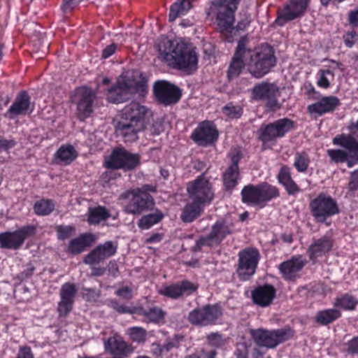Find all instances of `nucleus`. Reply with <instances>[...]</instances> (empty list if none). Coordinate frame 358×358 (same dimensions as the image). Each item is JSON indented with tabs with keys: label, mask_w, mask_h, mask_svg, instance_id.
<instances>
[{
	"label": "nucleus",
	"mask_w": 358,
	"mask_h": 358,
	"mask_svg": "<svg viewBox=\"0 0 358 358\" xmlns=\"http://www.w3.org/2000/svg\"><path fill=\"white\" fill-rule=\"evenodd\" d=\"M161 58L169 65L189 74L198 67L199 55L196 48L183 41L162 40L158 45Z\"/></svg>",
	"instance_id": "nucleus-1"
},
{
	"label": "nucleus",
	"mask_w": 358,
	"mask_h": 358,
	"mask_svg": "<svg viewBox=\"0 0 358 358\" xmlns=\"http://www.w3.org/2000/svg\"><path fill=\"white\" fill-rule=\"evenodd\" d=\"M238 2L239 0H212L206 9L207 17L212 20L215 18L217 30L229 42H232L236 33L244 29L249 24L248 22H241L236 27L233 26L234 12Z\"/></svg>",
	"instance_id": "nucleus-2"
},
{
	"label": "nucleus",
	"mask_w": 358,
	"mask_h": 358,
	"mask_svg": "<svg viewBox=\"0 0 358 358\" xmlns=\"http://www.w3.org/2000/svg\"><path fill=\"white\" fill-rule=\"evenodd\" d=\"M149 113L147 107L138 102H132L124 108L117 131L125 142H133L138 138V134L146 128Z\"/></svg>",
	"instance_id": "nucleus-3"
},
{
	"label": "nucleus",
	"mask_w": 358,
	"mask_h": 358,
	"mask_svg": "<svg viewBox=\"0 0 358 358\" xmlns=\"http://www.w3.org/2000/svg\"><path fill=\"white\" fill-rule=\"evenodd\" d=\"M244 52L248 69L256 78H262L268 73L276 63L274 50L268 45H262L255 50H251L247 49L244 44Z\"/></svg>",
	"instance_id": "nucleus-4"
},
{
	"label": "nucleus",
	"mask_w": 358,
	"mask_h": 358,
	"mask_svg": "<svg viewBox=\"0 0 358 358\" xmlns=\"http://www.w3.org/2000/svg\"><path fill=\"white\" fill-rule=\"evenodd\" d=\"M146 90L147 85L145 81H137L133 76L127 73L120 76L117 84L108 91L106 98L110 103H120L127 101L130 94H143Z\"/></svg>",
	"instance_id": "nucleus-5"
},
{
	"label": "nucleus",
	"mask_w": 358,
	"mask_h": 358,
	"mask_svg": "<svg viewBox=\"0 0 358 358\" xmlns=\"http://www.w3.org/2000/svg\"><path fill=\"white\" fill-rule=\"evenodd\" d=\"M334 145H340L346 151L340 149H329L327 152L331 162L343 163L346 162L348 167L358 164V142L351 135L336 136L333 139Z\"/></svg>",
	"instance_id": "nucleus-6"
},
{
	"label": "nucleus",
	"mask_w": 358,
	"mask_h": 358,
	"mask_svg": "<svg viewBox=\"0 0 358 358\" xmlns=\"http://www.w3.org/2000/svg\"><path fill=\"white\" fill-rule=\"evenodd\" d=\"M280 195L278 189L267 182L249 185L241 191L242 201L250 206L264 207L266 203Z\"/></svg>",
	"instance_id": "nucleus-7"
},
{
	"label": "nucleus",
	"mask_w": 358,
	"mask_h": 358,
	"mask_svg": "<svg viewBox=\"0 0 358 358\" xmlns=\"http://www.w3.org/2000/svg\"><path fill=\"white\" fill-rule=\"evenodd\" d=\"M250 334L257 345L274 348L279 344L290 339L294 336V331L289 327L270 331L257 329H251Z\"/></svg>",
	"instance_id": "nucleus-8"
},
{
	"label": "nucleus",
	"mask_w": 358,
	"mask_h": 358,
	"mask_svg": "<svg viewBox=\"0 0 358 358\" xmlns=\"http://www.w3.org/2000/svg\"><path fill=\"white\" fill-rule=\"evenodd\" d=\"M232 231L231 224L224 220H219L213 225L212 230L208 236H202L196 241L195 245L192 247V250L197 252L203 250L206 247L209 248L217 247Z\"/></svg>",
	"instance_id": "nucleus-9"
},
{
	"label": "nucleus",
	"mask_w": 358,
	"mask_h": 358,
	"mask_svg": "<svg viewBox=\"0 0 358 358\" xmlns=\"http://www.w3.org/2000/svg\"><path fill=\"white\" fill-rule=\"evenodd\" d=\"M309 207L315 220L321 223L325 222L329 217L340 212L336 201L324 193L320 194L312 200Z\"/></svg>",
	"instance_id": "nucleus-10"
},
{
	"label": "nucleus",
	"mask_w": 358,
	"mask_h": 358,
	"mask_svg": "<svg viewBox=\"0 0 358 358\" xmlns=\"http://www.w3.org/2000/svg\"><path fill=\"white\" fill-rule=\"evenodd\" d=\"M187 191L192 201L204 206L213 201L215 194L212 184L203 175L189 182Z\"/></svg>",
	"instance_id": "nucleus-11"
},
{
	"label": "nucleus",
	"mask_w": 358,
	"mask_h": 358,
	"mask_svg": "<svg viewBox=\"0 0 358 358\" xmlns=\"http://www.w3.org/2000/svg\"><path fill=\"white\" fill-rule=\"evenodd\" d=\"M238 257L237 275L241 280H248L255 273L260 259L259 252L257 249L248 248L240 251Z\"/></svg>",
	"instance_id": "nucleus-12"
},
{
	"label": "nucleus",
	"mask_w": 358,
	"mask_h": 358,
	"mask_svg": "<svg viewBox=\"0 0 358 358\" xmlns=\"http://www.w3.org/2000/svg\"><path fill=\"white\" fill-rule=\"evenodd\" d=\"M294 127V122L288 118H282L273 123L262 126L259 138L264 145L274 143L277 138L283 137Z\"/></svg>",
	"instance_id": "nucleus-13"
},
{
	"label": "nucleus",
	"mask_w": 358,
	"mask_h": 358,
	"mask_svg": "<svg viewBox=\"0 0 358 358\" xmlns=\"http://www.w3.org/2000/svg\"><path fill=\"white\" fill-rule=\"evenodd\" d=\"M36 230L35 226L26 225L14 231L1 233L0 248L13 250H18L27 238L34 236Z\"/></svg>",
	"instance_id": "nucleus-14"
},
{
	"label": "nucleus",
	"mask_w": 358,
	"mask_h": 358,
	"mask_svg": "<svg viewBox=\"0 0 358 358\" xmlns=\"http://www.w3.org/2000/svg\"><path fill=\"white\" fill-rule=\"evenodd\" d=\"M120 199L124 201V211L134 215L140 214L149 206L152 201V197L148 193L140 189L127 191L122 194Z\"/></svg>",
	"instance_id": "nucleus-15"
},
{
	"label": "nucleus",
	"mask_w": 358,
	"mask_h": 358,
	"mask_svg": "<svg viewBox=\"0 0 358 358\" xmlns=\"http://www.w3.org/2000/svg\"><path fill=\"white\" fill-rule=\"evenodd\" d=\"M138 155L132 154L123 148L115 149L111 155L106 158L105 164L108 169H134L139 163Z\"/></svg>",
	"instance_id": "nucleus-16"
},
{
	"label": "nucleus",
	"mask_w": 358,
	"mask_h": 358,
	"mask_svg": "<svg viewBox=\"0 0 358 358\" xmlns=\"http://www.w3.org/2000/svg\"><path fill=\"white\" fill-rule=\"evenodd\" d=\"M253 98L256 100L266 101V106L271 110H276L281 107L278 101L280 92L273 84L262 83L256 85L252 89Z\"/></svg>",
	"instance_id": "nucleus-17"
},
{
	"label": "nucleus",
	"mask_w": 358,
	"mask_h": 358,
	"mask_svg": "<svg viewBox=\"0 0 358 358\" xmlns=\"http://www.w3.org/2000/svg\"><path fill=\"white\" fill-rule=\"evenodd\" d=\"M153 92L157 100L166 106L178 102L181 96L180 89L165 80L155 82Z\"/></svg>",
	"instance_id": "nucleus-18"
},
{
	"label": "nucleus",
	"mask_w": 358,
	"mask_h": 358,
	"mask_svg": "<svg viewBox=\"0 0 358 358\" xmlns=\"http://www.w3.org/2000/svg\"><path fill=\"white\" fill-rule=\"evenodd\" d=\"M218 138V132L213 122L203 121L194 129L191 134L192 140L200 146H208Z\"/></svg>",
	"instance_id": "nucleus-19"
},
{
	"label": "nucleus",
	"mask_w": 358,
	"mask_h": 358,
	"mask_svg": "<svg viewBox=\"0 0 358 358\" xmlns=\"http://www.w3.org/2000/svg\"><path fill=\"white\" fill-rule=\"evenodd\" d=\"M220 315L221 310L218 306L207 305L192 310L188 320L193 324L207 326L213 324Z\"/></svg>",
	"instance_id": "nucleus-20"
},
{
	"label": "nucleus",
	"mask_w": 358,
	"mask_h": 358,
	"mask_svg": "<svg viewBox=\"0 0 358 358\" xmlns=\"http://www.w3.org/2000/svg\"><path fill=\"white\" fill-rule=\"evenodd\" d=\"M308 3L309 0H289L285 8L279 12L275 23L282 27L287 22L301 16L308 7Z\"/></svg>",
	"instance_id": "nucleus-21"
},
{
	"label": "nucleus",
	"mask_w": 358,
	"mask_h": 358,
	"mask_svg": "<svg viewBox=\"0 0 358 358\" xmlns=\"http://www.w3.org/2000/svg\"><path fill=\"white\" fill-rule=\"evenodd\" d=\"M77 110L80 120H84L93 112V102L95 93L89 87H82L76 90Z\"/></svg>",
	"instance_id": "nucleus-22"
},
{
	"label": "nucleus",
	"mask_w": 358,
	"mask_h": 358,
	"mask_svg": "<svg viewBox=\"0 0 358 358\" xmlns=\"http://www.w3.org/2000/svg\"><path fill=\"white\" fill-rule=\"evenodd\" d=\"M117 245L112 241H106L103 244L97 245L84 259L86 264L92 266L99 264L105 259L112 257L116 253Z\"/></svg>",
	"instance_id": "nucleus-23"
},
{
	"label": "nucleus",
	"mask_w": 358,
	"mask_h": 358,
	"mask_svg": "<svg viewBox=\"0 0 358 358\" xmlns=\"http://www.w3.org/2000/svg\"><path fill=\"white\" fill-rule=\"evenodd\" d=\"M306 263L305 257L301 255H296L282 262L278 266V268L285 280H294L299 277V273Z\"/></svg>",
	"instance_id": "nucleus-24"
},
{
	"label": "nucleus",
	"mask_w": 358,
	"mask_h": 358,
	"mask_svg": "<svg viewBox=\"0 0 358 358\" xmlns=\"http://www.w3.org/2000/svg\"><path fill=\"white\" fill-rule=\"evenodd\" d=\"M103 345L105 351L113 355V357L123 358L131 351L130 346L117 334L103 339Z\"/></svg>",
	"instance_id": "nucleus-25"
},
{
	"label": "nucleus",
	"mask_w": 358,
	"mask_h": 358,
	"mask_svg": "<svg viewBox=\"0 0 358 358\" xmlns=\"http://www.w3.org/2000/svg\"><path fill=\"white\" fill-rule=\"evenodd\" d=\"M77 289L72 283H64L60 290V301L58 303L59 316H66L71 310Z\"/></svg>",
	"instance_id": "nucleus-26"
},
{
	"label": "nucleus",
	"mask_w": 358,
	"mask_h": 358,
	"mask_svg": "<svg viewBox=\"0 0 358 358\" xmlns=\"http://www.w3.org/2000/svg\"><path fill=\"white\" fill-rule=\"evenodd\" d=\"M197 287L189 281L184 280L170 285L163 286L159 293L171 299H178L183 295H189L196 289Z\"/></svg>",
	"instance_id": "nucleus-27"
},
{
	"label": "nucleus",
	"mask_w": 358,
	"mask_h": 358,
	"mask_svg": "<svg viewBox=\"0 0 358 358\" xmlns=\"http://www.w3.org/2000/svg\"><path fill=\"white\" fill-rule=\"evenodd\" d=\"M34 109V105L31 103L29 96L22 91L17 95L7 113L13 116L26 115L31 113Z\"/></svg>",
	"instance_id": "nucleus-28"
},
{
	"label": "nucleus",
	"mask_w": 358,
	"mask_h": 358,
	"mask_svg": "<svg viewBox=\"0 0 358 358\" xmlns=\"http://www.w3.org/2000/svg\"><path fill=\"white\" fill-rule=\"evenodd\" d=\"M340 104L339 99L334 96H324L318 101L308 106V111L310 114L321 116L325 113L331 112Z\"/></svg>",
	"instance_id": "nucleus-29"
},
{
	"label": "nucleus",
	"mask_w": 358,
	"mask_h": 358,
	"mask_svg": "<svg viewBox=\"0 0 358 358\" xmlns=\"http://www.w3.org/2000/svg\"><path fill=\"white\" fill-rule=\"evenodd\" d=\"M247 66L244 52V43L239 41L237 50L232 58L227 71V78L229 80L237 78L241 73L243 67Z\"/></svg>",
	"instance_id": "nucleus-30"
},
{
	"label": "nucleus",
	"mask_w": 358,
	"mask_h": 358,
	"mask_svg": "<svg viewBox=\"0 0 358 358\" xmlns=\"http://www.w3.org/2000/svg\"><path fill=\"white\" fill-rule=\"evenodd\" d=\"M275 293V289L271 285L259 286L252 292V301L259 306L266 307L271 303Z\"/></svg>",
	"instance_id": "nucleus-31"
},
{
	"label": "nucleus",
	"mask_w": 358,
	"mask_h": 358,
	"mask_svg": "<svg viewBox=\"0 0 358 358\" xmlns=\"http://www.w3.org/2000/svg\"><path fill=\"white\" fill-rule=\"evenodd\" d=\"M94 241L95 236L93 234L90 233L82 234L69 242L68 252L72 255L80 254Z\"/></svg>",
	"instance_id": "nucleus-32"
},
{
	"label": "nucleus",
	"mask_w": 358,
	"mask_h": 358,
	"mask_svg": "<svg viewBox=\"0 0 358 358\" xmlns=\"http://www.w3.org/2000/svg\"><path fill=\"white\" fill-rule=\"evenodd\" d=\"M278 180L285 189L289 195H295L301 189L292 178L290 169L284 166L281 167L277 176Z\"/></svg>",
	"instance_id": "nucleus-33"
},
{
	"label": "nucleus",
	"mask_w": 358,
	"mask_h": 358,
	"mask_svg": "<svg viewBox=\"0 0 358 358\" xmlns=\"http://www.w3.org/2000/svg\"><path fill=\"white\" fill-rule=\"evenodd\" d=\"M332 245V240L328 236L315 241L308 250L310 259L325 255L331 249Z\"/></svg>",
	"instance_id": "nucleus-34"
},
{
	"label": "nucleus",
	"mask_w": 358,
	"mask_h": 358,
	"mask_svg": "<svg viewBox=\"0 0 358 358\" xmlns=\"http://www.w3.org/2000/svg\"><path fill=\"white\" fill-rule=\"evenodd\" d=\"M239 178L238 158L234 157L231 164L228 167L223 174V181L227 189L234 188Z\"/></svg>",
	"instance_id": "nucleus-35"
},
{
	"label": "nucleus",
	"mask_w": 358,
	"mask_h": 358,
	"mask_svg": "<svg viewBox=\"0 0 358 358\" xmlns=\"http://www.w3.org/2000/svg\"><path fill=\"white\" fill-rule=\"evenodd\" d=\"M78 156L75 148L69 144L62 145L55 152L54 159L57 164H70Z\"/></svg>",
	"instance_id": "nucleus-36"
},
{
	"label": "nucleus",
	"mask_w": 358,
	"mask_h": 358,
	"mask_svg": "<svg viewBox=\"0 0 358 358\" xmlns=\"http://www.w3.org/2000/svg\"><path fill=\"white\" fill-rule=\"evenodd\" d=\"M194 0H177L170 8L169 19L174 21L176 18L185 15L192 8Z\"/></svg>",
	"instance_id": "nucleus-37"
},
{
	"label": "nucleus",
	"mask_w": 358,
	"mask_h": 358,
	"mask_svg": "<svg viewBox=\"0 0 358 358\" xmlns=\"http://www.w3.org/2000/svg\"><path fill=\"white\" fill-rule=\"evenodd\" d=\"M138 315L143 316L146 322L159 324L163 322L165 313L159 307H152L148 310L138 308Z\"/></svg>",
	"instance_id": "nucleus-38"
},
{
	"label": "nucleus",
	"mask_w": 358,
	"mask_h": 358,
	"mask_svg": "<svg viewBox=\"0 0 358 358\" xmlns=\"http://www.w3.org/2000/svg\"><path fill=\"white\" fill-rule=\"evenodd\" d=\"M204 206L192 201V203H187L183 208L180 218L184 222H192L199 217L203 210Z\"/></svg>",
	"instance_id": "nucleus-39"
},
{
	"label": "nucleus",
	"mask_w": 358,
	"mask_h": 358,
	"mask_svg": "<svg viewBox=\"0 0 358 358\" xmlns=\"http://www.w3.org/2000/svg\"><path fill=\"white\" fill-rule=\"evenodd\" d=\"M341 316V312L335 308L326 309L318 312L315 316V322L322 325L333 322Z\"/></svg>",
	"instance_id": "nucleus-40"
},
{
	"label": "nucleus",
	"mask_w": 358,
	"mask_h": 358,
	"mask_svg": "<svg viewBox=\"0 0 358 358\" xmlns=\"http://www.w3.org/2000/svg\"><path fill=\"white\" fill-rule=\"evenodd\" d=\"M55 204L53 200L42 199L36 201L34 205V213L39 216L50 215L55 210Z\"/></svg>",
	"instance_id": "nucleus-41"
},
{
	"label": "nucleus",
	"mask_w": 358,
	"mask_h": 358,
	"mask_svg": "<svg viewBox=\"0 0 358 358\" xmlns=\"http://www.w3.org/2000/svg\"><path fill=\"white\" fill-rule=\"evenodd\" d=\"M109 217V213L103 207L90 208L88 210L87 221L90 224H96Z\"/></svg>",
	"instance_id": "nucleus-42"
},
{
	"label": "nucleus",
	"mask_w": 358,
	"mask_h": 358,
	"mask_svg": "<svg viewBox=\"0 0 358 358\" xmlns=\"http://www.w3.org/2000/svg\"><path fill=\"white\" fill-rule=\"evenodd\" d=\"M310 164V157L306 152H297L295 153L293 166L298 172L306 173Z\"/></svg>",
	"instance_id": "nucleus-43"
},
{
	"label": "nucleus",
	"mask_w": 358,
	"mask_h": 358,
	"mask_svg": "<svg viewBox=\"0 0 358 358\" xmlns=\"http://www.w3.org/2000/svg\"><path fill=\"white\" fill-rule=\"evenodd\" d=\"M357 304L358 300L349 294H344L341 296L337 297L334 301V306L336 307L347 310H352L355 309Z\"/></svg>",
	"instance_id": "nucleus-44"
},
{
	"label": "nucleus",
	"mask_w": 358,
	"mask_h": 358,
	"mask_svg": "<svg viewBox=\"0 0 358 358\" xmlns=\"http://www.w3.org/2000/svg\"><path fill=\"white\" fill-rule=\"evenodd\" d=\"M163 217L161 213H151L143 216L138 223L141 229L145 230L152 227L154 224L158 223Z\"/></svg>",
	"instance_id": "nucleus-45"
},
{
	"label": "nucleus",
	"mask_w": 358,
	"mask_h": 358,
	"mask_svg": "<svg viewBox=\"0 0 358 358\" xmlns=\"http://www.w3.org/2000/svg\"><path fill=\"white\" fill-rule=\"evenodd\" d=\"M222 113L229 120L238 119L243 115V108L232 103L226 104L222 109Z\"/></svg>",
	"instance_id": "nucleus-46"
},
{
	"label": "nucleus",
	"mask_w": 358,
	"mask_h": 358,
	"mask_svg": "<svg viewBox=\"0 0 358 358\" xmlns=\"http://www.w3.org/2000/svg\"><path fill=\"white\" fill-rule=\"evenodd\" d=\"M130 339L138 343H144L147 336V331L145 329L138 327H130L127 330Z\"/></svg>",
	"instance_id": "nucleus-47"
},
{
	"label": "nucleus",
	"mask_w": 358,
	"mask_h": 358,
	"mask_svg": "<svg viewBox=\"0 0 358 358\" xmlns=\"http://www.w3.org/2000/svg\"><path fill=\"white\" fill-rule=\"evenodd\" d=\"M329 76L334 78V73L329 69L320 70L317 74V84L319 87L327 89L330 86Z\"/></svg>",
	"instance_id": "nucleus-48"
},
{
	"label": "nucleus",
	"mask_w": 358,
	"mask_h": 358,
	"mask_svg": "<svg viewBox=\"0 0 358 358\" xmlns=\"http://www.w3.org/2000/svg\"><path fill=\"white\" fill-rule=\"evenodd\" d=\"M183 341V336L179 334L174 335L173 337L166 340V341L163 344L166 355H167L168 353L173 348H178Z\"/></svg>",
	"instance_id": "nucleus-49"
},
{
	"label": "nucleus",
	"mask_w": 358,
	"mask_h": 358,
	"mask_svg": "<svg viewBox=\"0 0 358 358\" xmlns=\"http://www.w3.org/2000/svg\"><path fill=\"white\" fill-rule=\"evenodd\" d=\"M58 238L65 240L71 236L75 232V228L72 226H59L57 229Z\"/></svg>",
	"instance_id": "nucleus-50"
},
{
	"label": "nucleus",
	"mask_w": 358,
	"mask_h": 358,
	"mask_svg": "<svg viewBox=\"0 0 358 358\" xmlns=\"http://www.w3.org/2000/svg\"><path fill=\"white\" fill-rule=\"evenodd\" d=\"M250 345L245 342L238 343L236 345L234 355L236 358H248Z\"/></svg>",
	"instance_id": "nucleus-51"
},
{
	"label": "nucleus",
	"mask_w": 358,
	"mask_h": 358,
	"mask_svg": "<svg viewBox=\"0 0 358 358\" xmlns=\"http://www.w3.org/2000/svg\"><path fill=\"white\" fill-rule=\"evenodd\" d=\"M83 297L87 301H96L99 297V293L94 289L83 288Z\"/></svg>",
	"instance_id": "nucleus-52"
},
{
	"label": "nucleus",
	"mask_w": 358,
	"mask_h": 358,
	"mask_svg": "<svg viewBox=\"0 0 358 358\" xmlns=\"http://www.w3.org/2000/svg\"><path fill=\"white\" fill-rule=\"evenodd\" d=\"M208 343L213 347H220L223 344V339L221 335L215 333H212L208 336Z\"/></svg>",
	"instance_id": "nucleus-53"
},
{
	"label": "nucleus",
	"mask_w": 358,
	"mask_h": 358,
	"mask_svg": "<svg viewBox=\"0 0 358 358\" xmlns=\"http://www.w3.org/2000/svg\"><path fill=\"white\" fill-rule=\"evenodd\" d=\"M115 294L124 299H131L133 296L132 289L128 287H122L115 292Z\"/></svg>",
	"instance_id": "nucleus-54"
},
{
	"label": "nucleus",
	"mask_w": 358,
	"mask_h": 358,
	"mask_svg": "<svg viewBox=\"0 0 358 358\" xmlns=\"http://www.w3.org/2000/svg\"><path fill=\"white\" fill-rule=\"evenodd\" d=\"M117 45L115 43H112L107 45L102 50V58L108 59L111 57L117 50Z\"/></svg>",
	"instance_id": "nucleus-55"
},
{
	"label": "nucleus",
	"mask_w": 358,
	"mask_h": 358,
	"mask_svg": "<svg viewBox=\"0 0 358 358\" xmlns=\"http://www.w3.org/2000/svg\"><path fill=\"white\" fill-rule=\"evenodd\" d=\"M152 351L157 357H166L164 348L163 345L158 343H153L152 345Z\"/></svg>",
	"instance_id": "nucleus-56"
},
{
	"label": "nucleus",
	"mask_w": 358,
	"mask_h": 358,
	"mask_svg": "<svg viewBox=\"0 0 358 358\" xmlns=\"http://www.w3.org/2000/svg\"><path fill=\"white\" fill-rule=\"evenodd\" d=\"M349 189L356 191L358 189V170L352 173L351 180L349 182Z\"/></svg>",
	"instance_id": "nucleus-57"
},
{
	"label": "nucleus",
	"mask_w": 358,
	"mask_h": 358,
	"mask_svg": "<svg viewBox=\"0 0 358 358\" xmlns=\"http://www.w3.org/2000/svg\"><path fill=\"white\" fill-rule=\"evenodd\" d=\"M348 352L358 354V337H355L348 343Z\"/></svg>",
	"instance_id": "nucleus-58"
},
{
	"label": "nucleus",
	"mask_w": 358,
	"mask_h": 358,
	"mask_svg": "<svg viewBox=\"0 0 358 358\" xmlns=\"http://www.w3.org/2000/svg\"><path fill=\"white\" fill-rule=\"evenodd\" d=\"M17 358H34L29 347H22L20 348Z\"/></svg>",
	"instance_id": "nucleus-59"
},
{
	"label": "nucleus",
	"mask_w": 358,
	"mask_h": 358,
	"mask_svg": "<svg viewBox=\"0 0 358 358\" xmlns=\"http://www.w3.org/2000/svg\"><path fill=\"white\" fill-rule=\"evenodd\" d=\"M81 0H64L62 8L64 12H67L73 8Z\"/></svg>",
	"instance_id": "nucleus-60"
},
{
	"label": "nucleus",
	"mask_w": 358,
	"mask_h": 358,
	"mask_svg": "<svg viewBox=\"0 0 358 358\" xmlns=\"http://www.w3.org/2000/svg\"><path fill=\"white\" fill-rule=\"evenodd\" d=\"M15 145V142L13 141H8L6 139H3L0 137V152L3 150H7Z\"/></svg>",
	"instance_id": "nucleus-61"
},
{
	"label": "nucleus",
	"mask_w": 358,
	"mask_h": 358,
	"mask_svg": "<svg viewBox=\"0 0 358 358\" xmlns=\"http://www.w3.org/2000/svg\"><path fill=\"white\" fill-rule=\"evenodd\" d=\"M138 308L135 307H128L125 305L122 304L120 309L119 310V313L124 314V313H130V314H138Z\"/></svg>",
	"instance_id": "nucleus-62"
},
{
	"label": "nucleus",
	"mask_w": 358,
	"mask_h": 358,
	"mask_svg": "<svg viewBox=\"0 0 358 358\" xmlns=\"http://www.w3.org/2000/svg\"><path fill=\"white\" fill-rule=\"evenodd\" d=\"M163 127L160 122H155L151 128V133L153 135H159L163 131Z\"/></svg>",
	"instance_id": "nucleus-63"
},
{
	"label": "nucleus",
	"mask_w": 358,
	"mask_h": 358,
	"mask_svg": "<svg viewBox=\"0 0 358 358\" xmlns=\"http://www.w3.org/2000/svg\"><path fill=\"white\" fill-rule=\"evenodd\" d=\"M349 20L352 24L357 25L358 24V10L350 13Z\"/></svg>",
	"instance_id": "nucleus-64"
}]
</instances>
